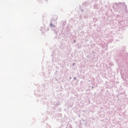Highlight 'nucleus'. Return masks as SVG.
<instances>
[{
    "label": "nucleus",
    "instance_id": "14",
    "mask_svg": "<svg viewBox=\"0 0 128 128\" xmlns=\"http://www.w3.org/2000/svg\"><path fill=\"white\" fill-rule=\"evenodd\" d=\"M74 42H76V40H74Z\"/></svg>",
    "mask_w": 128,
    "mask_h": 128
},
{
    "label": "nucleus",
    "instance_id": "15",
    "mask_svg": "<svg viewBox=\"0 0 128 128\" xmlns=\"http://www.w3.org/2000/svg\"><path fill=\"white\" fill-rule=\"evenodd\" d=\"M72 65H73V66H74V64H72Z\"/></svg>",
    "mask_w": 128,
    "mask_h": 128
},
{
    "label": "nucleus",
    "instance_id": "3",
    "mask_svg": "<svg viewBox=\"0 0 128 128\" xmlns=\"http://www.w3.org/2000/svg\"><path fill=\"white\" fill-rule=\"evenodd\" d=\"M50 28L52 30H54L56 34L58 32H60L58 28H56V26L54 25L52 23L50 24Z\"/></svg>",
    "mask_w": 128,
    "mask_h": 128
},
{
    "label": "nucleus",
    "instance_id": "11",
    "mask_svg": "<svg viewBox=\"0 0 128 128\" xmlns=\"http://www.w3.org/2000/svg\"><path fill=\"white\" fill-rule=\"evenodd\" d=\"M74 80H76V77H74Z\"/></svg>",
    "mask_w": 128,
    "mask_h": 128
},
{
    "label": "nucleus",
    "instance_id": "4",
    "mask_svg": "<svg viewBox=\"0 0 128 128\" xmlns=\"http://www.w3.org/2000/svg\"><path fill=\"white\" fill-rule=\"evenodd\" d=\"M94 10H98L100 8V5H98V4H94Z\"/></svg>",
    "mask_w": 128,
    "mask_h": 128
},
{
    "label": "nucleus",
    "instance_id": "2",
    "mask_svg": "<svg viewBox=\"0 0 128 128\" xmlns=\"http://www.w3.org/2000/svg\"><path fill=\"white\" fill-rule=\"evenodd\" d=\"M116 18L118 20V22L120 24V28L128 26V22L124 19V16L122 14L116 15Z\"/></svg>",
    "mask_w": 128,
    "mask_h": 128
},
{
    "label": "nucleus",
    "instance_id": "5",
    "mask_svg": "<svg viewBox=\"0 0 128 128\" xmlns=\"http://www.w3.org/2000/svg\"><path fill=\"white\" fill-rule=\"evenodd\" d=\"M80 124H82V126H86V121L84 120H81L80 121Z\"/></svg>",
    "mask_w": 128,
    "mask_h": 128
},
{
    "label": "nucleus",
    "instance_id": "6",
    "mask_svg": "<svg viewBox=\"0 0 128 128\" xmlns=\"http://www.w3.org/2000/svg\"><path fill=\"white\" fill-rule=\"evenodd\" d=\"M40 30L42 34H44V28L42 27L40 28Z\"/></svg>",
    "mask_w": 128,
    "mask_h": 128
},
{
    "label": "nucleus",
    "instance_id": "8",
    "mask_svg": "<svg viewBox=\"0 0 128 128\" xmlns=\"http://www.w3.org/2000/svg\"><path fill=\"white\" fill-rule=\"evenodd\" d=\"M89 4L88 2H84V5L85 6H88Z\"/></svg>",
    "mask_w": 128,
    "mask_h": 128
},
{
    "label": "nucleus",
    "instance_id": "12",
    "mask_svg": "<svg viewBox=\"0 0 128 128\" xmlns=\"http://www.w3.org/2000/svg\"><path fill=\"white\" fill-rule=\"evenodd\" d=\"M59 110H60V112H62V109H61V108H60L59 109Z\"/></svg>",
    "mask_w": 128,
    "mask_h": 128
},
{
    "label": "nucleus",
    "instance_id": "9",
    "mask_svg": "<svg viewBox=\"0 0 128 128\" xmlns=\"http://www.w3.org/2000/svg\"><path fill=\"white\" fill-rule=\"evenodd\" d=\"M46 128H50V125H48V124H46Z\"/></svg>",
    "mask_w": 128,
    "mask_h": 128
},
{
    "label": "nucleus",
    "instance_id": "13",
    "mask_svg": "<svg viewBox=\"0 0 128 128\" xmlns=\"http://www.w3.org/2000/svg\"><path fill=\"white\" fill-rule=\"evenodd\" d=\"M63 26H64V22H63Z\"/></svg>",
    "mask_w": 128,
    "mask_h": 128
},
{
    "label": "nucleus",
    "instance_id": "1",
    "mask_svg": "<svg viewBox=\"0 0 128 128\" xmlns=\"http://www.w3.org/2000/svg\"><path fill=\"white\" fill-rule=\"evenodd\" d=\"M113 8L116 12H119V13L122 14V10L124 8L125 9L126 14H128V10H126V5L124 2L115 3L113 6Z\"/></svg>",
    "mask_w": 128,
    "mask_h": 128
},
{
    "label": "nucleus",
    "instance_id": "10",
    "mask_svg": "<svg viewBox=\"0 0 128 128\" xmlns=\"http://www.w3.org/2000/svg\"><path fill=\"white\" fill-rule=\"evenodd\" d=\"M120 40H122V35H121L120 37Z\"/></svg>",
    "mask_w": 128,
    "mask_h": 128
},
{
    "label": "nucleus",
    "instance_id": "16",
    "mask_svg": "<svg viewBox=\"0 0 128 128\" xmlns=\"http://www.w3.org/2000/svg\"><path fill=\"white\" fill-rule=\"evenodd\" d=\"M70 80H71V78H72V77H70Z\"/></svg>",
    "mask_w": 128,
    "mask_h": 128
},
{
    "label": "nucleus",
    "instance_id": "7",
    "mask_svg": "<svg viewBox=\"0 0 128 128\" xmlns=\"http://www.w3.org/2000/svg\"><path fill=\"white\" fill-rule=\"evenodd\" d=\"M66 128H72V127L70 126V124H68Z\"/></svg>",
    "mask_w": 128,
    "mask_h": 128
}]
</instances>
